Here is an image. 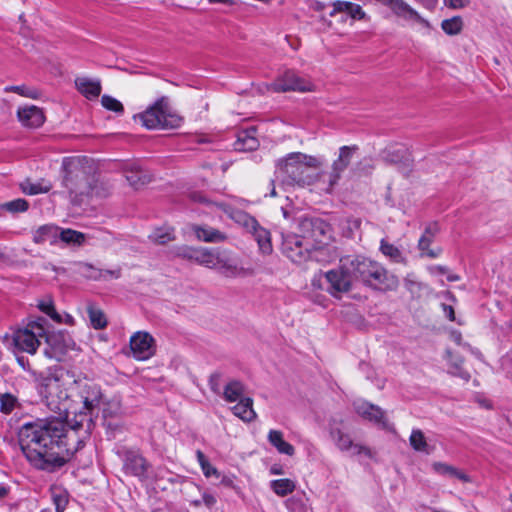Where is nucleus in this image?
I'll return each mask as SVG.
<instances>
[{
	"instance_id": "bb28decb",
	"label": "nucleus",
	"mask_w": 512,
	"mask_h": 512,
	"mask_svg": "<svg viewBox=\"0 0 512 512\" xmlns=\"http://www.w3.org/2000/svg\"><path fill=\"white\" fill-rule=\"evenodd\" d=\"M259 146V141L256 138V129L251 128L249 130L241 131L238 134L237 142L235 143V149L241 151H253Z\"/></svg>"
},
{
	"instance_id": "b1692460",
	"label": "nucleus",
	"mask_w": 512,
	"mask_h": 512,
	"mask_svg": "<svg viewBox=\"0 0 512 512\" xmlns=\"http://www.w3.org/2000/svg\"><path fill=\"white\" fill-rule=\"evenodd\" d=\"M77 90L87 99H95L101 93V83L88 77H77L75 79Z\"/></svg>"
},
{
	"instance_id": "0eeeda50",
	"label": "nucleus",
	"mask_w": 512,
	"mask_h": 512,
	"mask_svg": "<svg viewBox=\"0 0 512 512\" xmlns=\"http://www.w3.org/2000/svg\"><path fill=\"white\" fill-rule=\"evenodd\" d=\"M45 322L44 318H39L15 330L12 334L14 347L21 352L35 354L41 340L45 337Z\"/></svg>"
},
{
	"instance_id": "cd10ccee",
	"label": "nucleus",
	"mask_w": 512,
	"mask_h": 512,
	"mask_svg": "<svg viewBox=\"0 0 512 512\" xmlns=\"http://www.w3.org/2000/svg\"><path fill=\"white\" fill-rule=\"evenodd\" d=\"M233 414L243 421L250 422L256 418L253 410V400L250 397L240 399L238 403L232 407Z\"/></svg>"
},
{
	"instance_id": "680f3d73",
	"label": "nucleus",
	"mask_w": 512,
	"mask_h": 512,
	"mask_svg": "<svg viewBox=\"0 0 512 512\" xmlns=\"http://www.w3.org/2000/svg\"><path fill=\"white\" fill-rule=\"evenodd\" d=\"M196 456L201 468H203L209 462L204 453L200 450L196 452Z\"/></svg>"
},
{
	"instance_id": "69168bd1",
	"label": "nucleus",
	"mask_w": 512,
	"mask_h": 512,
	"mask_svg": "<svg viewBox=\"0 0 512 512\" xmlns=\"http://www.w3.org/2000/svg\"><path fill=\"white\" fill-rule=\"evenodd\" d=\"M410 276L411 275H408L405 278V286L407 287V289L412 290L414 286H418V283L416 281L410 279Z\"/></svg>"
},
{
	"instance_id": "e433bc0d",
	"label": "nucleus",
	"mask_w": 512,
	"mask_h": 512,
	"mask_svg": "<svg viewBox=\"0 0 512 512\" xmlns=\"http://www.w3.org/2000/svg\"><path fill=\"white\" fill-rule=\"evenodd\" d=\"M37 307L55 322L62 323L64 321L62 316L55 310L53 300L50 296L39 300Z\"/></svg>"
},
{
	"instance_id": "de8ad7c7",
	"label": "nucleus",
	"mask_w": 512,
	"mask_h": 512,
	"mask_svg": "<svg viewBox=\"0 0 512 512\" xmlns=\"http://www.w3.org/2000/svg\"><path fill=\"white\" fill-rule=\"evenodd\" d=\"M28 206V202L25 199L19 198L5 203L3 205V208L9 212L17 213L26 211L28 209Z\"/></svg>"
},
{
	"instance_id": "6e6552de",
	"label": "nucleus",
	"mask_w": 512,
	"mask_h": 512,
	"mask_svg": "<svg viewBox=\"0 0 512 512\" xmlns=\"http://www.w3.org/2000/svg\"><path fill=\"white\" fill-rule=\"evenodd\" d=\"M224 211L233 219L236 223L243 226L249 233H251L256 242L258 243L259 249L263 254H270L272 252V244L270 233L265 228L261 227L257 220L241 210H235L231 207L223 205Z\"/></svg>"
},
{
	"instance_id": "f257e3e1",
	"label": "nucleus",
	"mask_w": 512,
	"mask_h": 512,
	"mask_svg": "<svg viewBox=\"0 0 512 512\" xmlns=\"http://www.w3.org/2000/svg\"><path fill=\"white\" fill-rule=\"evenodd\" d=\"M26 459L35 468L55 471L83 446L74 434H67L65 424L56 417L25 423L18 433Z\"/></svg>"
},
{
	"instance_id": "c85d7f7f",
	"label": "nucleus",
	"mask_w": 512,
	"mask_h": 512,
	"mask_svg": "<svg viewBox=\"0 0 512 512\" xmlns=\"http://www.w3.org/2000/svg\"><path fill=\"white\" fill-rule=\"evenodd\" d=\"M268 441L281 454L293 456L295 453L294 447L284 440L283 433L279 430H270L268 433Z\"/></svg>"
},
{
	"instance_id": "13d9d810",
	"label": "nucleus",
	"mask_w": 512,
	"mask_h": 512,
	"mask_svg": "<svg viewBox=\"0 0 512 512\" xmlns=\"http://www.w3.org/2000/svg\"><path fill=\"white\" fill-rule=\"evenodd\" d=\"M445 3L453 9H460L469 4V0H445Z\"/></svg>"
},
{
	"instance_id": "09e8293b",
	"label": "nucleus",
	"mask_w": 512,
	"mask_h": 512,
	"mask_svg": "<svg viewBox=\"0 0 512 512\" xmlns=\"http://www.w3.org/2000/svg\"><path fill=\"white\" fill-rule=\"evenodd\" d=\"M5 91L6 92H15L19 95H22V96H25V97H29V98H37L38 96V93L36 90L34 89H30L29 87L25 86V85H20V86H9V87H6L5 88Z\"/></svg>"
},
{
	"instance_id": "052dcab7",
	"label": "nucleus",
	"mask_w": 512,
	"mask_h": 512,
	"mask_svg": "<svg viewBox=\"0 0 512 512\" xmlns=\"http://www.w3.org/2000/svg\"><path fill=\"white\" fill-rule=\"evenodd\" d=\"M451 477L457 478L463 482H469L470 478L465 473L459 471L457 468H455V473H452Z\"/></svg>"
},
{
	"instance_id": "dca6fc26",
	"label": "nucleus",
	"mask_w": 512,
	"mask_h": 512,
	"mask_svg": "<svg viewBox=\"0 0 512 512\" xmlns=\"http://www.w3.org/2000/svg\"><path fill=\"white\" fill-rule=\"evenodd\" d=\"M312 84L299 77L296 73L292 71H287L284 75L278 79L275 83L272 84V89L275 92H285V91H311Z\"/></svg>"
},
{
	"instance_id": "79ce46f5",
	"label": "nucleus",
	"mask_w": 512,
	"mask_h": 512,
	"mask_svg": "<svg viewBox=\"0 0 512 512\" xmlns=\"http://www.w3.org/2000/svg\"><path fill=\"white\" fill-rule=\"evenodd\" d=\"M77 270L82 276L91 280H99L103 276L102 270L97 269L88 263H78Z\"/></svg>"
},
{
	"instance_id": "5fc2aeb1",
	"label": "nucleus",
	"mask_w": 512,
	"mask_h": 512,
	"mask_svg": "<svg viewBox=\"0 0 512 512\" xmlns=\"http://www.w3.org/2000/svg\"><path fill=\"white\" fill-rule=\"evenodd\" d=\"M220 380H221V374L218 372L211 374L209 377L210 389L216 394H219L221 391Z\"/></svg>"
},
{
	"instance_id": "f704fd0d",
	"label": "nucleus",
	"mask_w": 512,
	"mask_h": 512,
	"mask_svg": "<svg viewBox=\"0 0 512 512\" xmlns=\"http://www.w3.org/2000/svg\"><path fill=\"white\" fill-rule=\"evenodd\" d=\"M270 487L275 494L280 497H284L291 494L295 490L296 485L294 481L284 478L271 481Z\"/></svg>"
},
{
	"instance_id": "58836bf2",
	"label": "nucleus",
	"mask_w": 512,
	"mask_h": 512,
	"mask_svg": "<svg viewBox=\"0 0 512 512\" xmlns=\"http://www.w3.org/2000/svg\"><path fill=\"white\" fill-rule=\"evenodd\" d=\"M52 501L55 505L56 512H64L68 504V494L65 490L55 488L52 489Z\"/></svg>"
},
{
	"instance_id": "8fccbe9b",
	"label": "nucleus",
	"mask_w": 512,
	"mask_h": 512,
	"mask_svg": "<svg viewBox=\"0 0 512 512\" xmlns=\"http://www.w3.org/2000/svg\"><path fill=\"white\" fill-rule=\"evenodd\" d=\"M73 181V177H72V173H68L67 176L64 178V185L65 187L70 191V193H79V194H84L86 193V190L85 188L81 187V185L79 184H73L72 183Z\"/></svg>"
},
{
	"instance_id": "20e7f679",
	"label": "nucleus",
	"mask_w": 512,
	"mask_h": 512,
	"mask_svg": "<svg viewBox=\"0 0 512 512\" xmlns=\"http://www.w3.org/2000/svg\"><path fill=\"white\" fill-rule=\"evenodd\" d=\"M344 268L351 271L353 279L374 288L392 289L397 285L396 278L382 264L364 256H345Z\"/></svg>"
},
{
	"instance_id": "864d4df0",
	"label": "nucleus",
	"mask_w": 512,
	"mask_h": 512,
	"mask_svg": "<svg viewBox=\"0 0 512 512\" xmlns=\"http://www.w3.org/2000/svg\"><path fill=\"white\" fill-rule=\"evenodd\" d=\"M196 250L197 248L184 245L177 248L176 255L188 260H192Z\"/></svg>"
},
{
	"instance_id": "a19ab883",
	"label": "nucleus",
	"mask_w": 512,
	"mask_h": 512,
	"mask_svg": "<svg viewBox=\"0 0 512 512\" xmlns=\"http://www.w3.org/2000/svg\"><path fill=\"white\" fill-rule=\"evenodd\" d=\"M88 315H89L91 325L95 329H102V328L106 327L107 320H106L104 313L100 309H97L95 307H89Z\"/></svg>"
},
{
	"instance_id": "412c9836",
	"label": "nucleus",
	"mask_w": 512,
	"mask_h": 512,
	"mask_svg": "<svg viewBox=\"0 0 512 512\" xmlns=\"http://www.w3.org/2000/svg\"><path fill=\"white\" fill-rule=\"evenodd\" d=\"M123 468L127 474L142 479L146 477L148 464L141 455L129 451L125 454Z\"/></svg>"
},
{
	"instance_id": "603ef678",
	"label": "nucleus",
	"mask_w": 512,
	"mask_h": 512,
	"mask_svg": "<svg viewBox=\"0 0 512 512\" xmlns=\"http://www.w3.org/2000/svg\"><path fill=\"white\" fill-rule=\"evenodd\" d=\"M351 3L352 2H348V1L333 2V4H332L333 10L330 12V16L333 17L337 13H344V12L348 14L349 8L351 7Z\"/></svg>"
},
{
	"instance_id": "f8f14e48",
	"label": "nucleus",
	"mask_w": 512,
	"mask_h": 512,
	"mask_svg": "<svg viewBox=\"0 0 512 512\" xmlns=\"http://www.w3.org/2000/svg\"><path fill=\"white\" fill-rule=\"evenodd\" d=\"M299 229L306 239H311L315 244L322 245L330 238V226L319 218L304 217L299 221Z\"/></svg>"
},
{
	"instance_id": "c9c22d12",
	"label": "nucleus",
	"mask_w": 512,
	"mask_h": 512,
	"mask_svg": "<svg viewBox=\"0 0 512 512\" xmlns=\"http://www.w3.org/2000/svg\"><path fill=\"white\" fill-rule=\"evenodd\" d=\"M51 188L52 185L45 180H41L37 183H32L31 181L26 180L23 183H21L22 191L28 195L47 193Z\"/></svg>"
},
{
	"instance_id": "39448f33",
	"label": "nucleus",
	"mask_w": 512,
	"mask_h": 512,
	"mask_svg": "<svg viewBox=\"0 0 512 512\" xmlns=\"http://www.w3.org/2000/svg\"><path fill=\"white\" fill-rule=\"evenodd\" d=\"M136 118L147 129H175L183 123V118L171 109L169 98L166 96L159 98Z\"/></svg>"
},
{
	"instance_id": "72a5a7b5",
	"label": "nucleus",
	"mask_w": 512,
	"mask_h": 512,
	"mask_svg": "<svg viewBox=\"0 0 512 512\" xmlns=\"http://www.w3.org/2000/svg\"><path fill=\"white\" fill-rule=\"evenodd\" d=\"M216 259L217 254H214L211 250L207 248H197L192 260L207 268L214 269Z\"/></svg>"
},
{
	"instance_id": "ddd939ff",
	"label": "nucleus",
	"mask_w": 512,
	"mask_h": 512,
	"mask_svg": "<svg viewBox=\"0 0 512 512\" xmlns=\"http://www.w3.org/2000/svg\"><path fill=\"white\" fill-rule=\"evenodd\" d=\"M324 277L329 284L327 290L333 296L348 292L354 280L351 271L344 268V257L340 259L339 268L327 271Z\"/></svg>"
},
{
	"instance_id": "5701e85b",
	"label": "nucleus",
	"mask_w": 512,
	"mask_h": 512,
	"mask_svg": "<svg viewBox=\"0 0 512 512\" xmlns=\"http://www.w3.org/2000/svg\"><path fill=\"white\" fill-rule=\"evenodd\" d=\"M387 6L399 17L406 20H415L425 27H429V22L422 18L417 11L409 6L404 0H389Z\"/></svg>"
},
{
	"instance_id": "a18cd8bd",
	"label": "nucleus",
	"mask_w": 512,
	"mask_h": 512,
	"mask_svg": "<svg viewBox=\"0 0 512 512\" xmlns=\"http://www.w3.org/2000/svg\"><path fill=\"white\" fill-rule=\"evenodd\" d=\"M101 103L104 108L116 113H122L124 110L122 103L109 95H103Z\"/></svg>"
},
{
	"instance_id": "4d7b16f0",
	"label": "nucleus",
	"mask_w": 512,
	"mask_h": 512,
	"mask_svg": "<svg viewBox=\"0 0 512 512\" xmlns=\"http://www.w3.org/2000/svg\"><path fill=\"white\" fill-rule=\"evenodd\" d=\"M202 471L206 477L215 476L217 478L220 477V473L218 470L212 466L209 462L202 468Z\"/></svg>"
},
{
	"instance_id": "4be33fe9",
	"label": "nucleus",
	"mask_w": 512,
	"mask_h": 512,
	"mask_svg": "<svg viewBox=\"0 0 512 512\" xmlns=\"http://www.w3.org/2000/svg\"><path fill=\"white\" fill-rule=\"evenodd\" d=\"M17 116L22 125L29 128L41 126L45 119L42 110L34 105L19 108Z\"/></svg>"
},
{
	"instance_id": "f3484780",
	"label": "nucleus",
	"mask_w": 512,
	"mask_h": 512,
	"mask_svg": "<svg viewBox=\"0 0 512 512\" xmlns=\"http://www.w3.org/2000/svg\"><path fill=\"white\" fill-rule=\"evenodd\" d=\"M154 339L147 332H136L130 339L133 356L138 360H146L154 354Z\"/></svg>"
},
{
	"instance_id": "423d86ee",
	"label": "nucleus",
	"mask_w": 512,
	"mask_h": 512,
	"mask_svg": "<svg viewBox=\"0 0 512 512\" xmlns=\"http://www.w3.org/2000/svg\"><path fill=\"white\" fill-rule=\"evenodd\" d=\"M63 389H67L69 400L78 398V403L90 414L99 408L103 399L101 387L86 377L73 379L70 375V382Z\"/></svg>"
},
{
	"instance_id": "a211bd4d",
	"label": "nucleus",
	"mask_w": 512,
	"mask_h": 512,
	"mask_svg": "<svg viewBox=\"0 0 512 512\" xmlns=\"http://www.w3.org/2000/svg\"><path fill=\"white\" fill-rule=\"evenodd\" d=\"M354 408L356 413L362 418L383 428L387 427L385 412L379 406L359 400L354 402Z\"/></svg>"
},
{
	"instance_id": "6e6d98bb",
	"label": "nucleus",
	"mask_w": 512,
	"mask_h": 512,
	"mask_svg": "<svg viewBox=\"0 0 512 512\" xmlns=\"http://www.w3.org/2000/svg\"><path fill=\"white\" fill-rule=\"evenodd\" d=\"M348 15L353 19H363L365 17V12L362 10L360 5L351 3Z\"/></svg>"
},
{
	"instance_id": "338daca9",
	"label": "nucleus",
	"mask_w": 512,
	"mask_h": 512,
	"mask_svg": "<svg viewBox=\"0 0 512 512\" xmlns=\"http://www.w3.org/2000/svg\"><path fill=\"white\" fill-rule=\"evenodd\" d=\"M203 500H204L205 504L208 506H212L216 502V499L212 495H204Z\"/></svg>"
},
{
	"instance_id": "2eb2a0df",
	"label": "nucleus",
	"mask_w": 512,
	"mask_h": 512,
	"mask_svg": "<svg viewBox=\"0 0 512 512\" xmlns=\"http://www.w3.org/2000/svg\"><path fill=\"white\" fill-rule=\"evenodd\" d=\"M43 339H45L48 345V348L44 350L45 356L58 361L67 353L72 342L71 338L63 333L48 335L45 332Z\"/></svg>"
},
{
	"instance_id": "49530a36",
	"label": "nucleus",
	"mask_w": 512,
	"mask_h": 512,
	"mask_svg": "<svg viewBox=\"0 0 512 512\" xmlns=\"http://www.w3.org/2000/svg\"><path fill=\"white\" fill-rule=\"evenodd\" d=\"M403 153L404 150L402 149H386L382 154V158L389 164H397L401 162Z\"/></svg>"
},
{
	"instance_id": "bf43d9fd",
	"label": "nucleus",
	"mask_w": 512,
	"mask_h": 512,
	"mask_svg": "<svg viewBox=\"0 0 512 512\" xmlns=\"http://www.w3.org/2000/svg\"><path fill=\"white\" fill-rule=\"evenodd\" d=\"M428 270L432 275H443L448 273V268L441 265L429 266Z\"/></svg>"
},
{
	"instance_id": "3c124183",
	"label": "nucleus",
	"mask_w": 512,
	"mask_h": 512,
	"mask_svg": "<svg viewBox=\"0 0 512 512\" xmlns=\"http://www.w3.org/2000/svg\"><path fill=\"white\" fill-rule=\"evenodd\" d=\"M433 470L440 475L450 476L455 473V467L442 462H434Z\"/></svg>"
},
{
	"instance_id": "9d476101",
	"label": "nucleus",
	"mask_w": 512,
	"mask_h": 512,
	"mask_svg": "<svg viewBox=\"0 0 512 512\" xmlns=\"http://www.w3.org/2000/svg\"><path fill=\"white\" fill-rule=\"evenodd\" d=\"M310 246L303 234H288L283 237L282 251L294 263L301 264L309 259Z\"/></svg>"
},
{
	"instance_id": "c756f323",
	"label": "nucleus",
	"mask_w": 512,
	"mask_h": 512,
	"mask_svg": "<svg viewBox=\"0 0 512 512\" xmlns=\"http://www.w3.org/2000/svg\"><path fill=\"white\" fill-rule=\"evenodd\" d=\"M410 446L417 452L425 453L427 455L434 451V447L431 446L420 429H413L409 437Z\"/></svg>"
},
{
	"instance_id": "e2e57ef3",
	"label": "nucleus",
	"mask_w": 512,
	"mask_h": 512,
	"mask_svg": "<svg viewBox=\"0 0 512 512\" xmlns=\"http://www.w3.org/2000/svg\"><path fill=\"white\" fill-rule=\"evenodd\" d=\"M444 311L446 313V316L449 318V320L454 321L455 320V312L452 306L444 305Z\"/></svg>"
},
{
	"instance_id": "ea45409f",
	"label": "nucleus",
	"mask_w": 512,
	"mask_h": 512,
	"mask_svg": "<svg viewBox=\"0 0 512 512\" xmlns=\"http://www.w3.org/2000/svg\"><path fill=\"white\" fill-rule=\"evenodd\" d=\"M149 238L156 244H166L174 239L173 229L171 228H158L153 231Z\"/></svg>"
},
{
	"instance_id": "37998d69",
	"label": "nucleus",
	"mask_w": 512,
	"mask_h": 512,
	"mask_svg": "<svg viewBox=\"0 0 512 512\" xmlns=\"http://www.w3.org/2000/svg\"><path fill=\"white\" fill-rule=\"evenodd\" d=\"M443 31L448 35H457L461 32L463 22L460 17L446 19L441 24Z\"/></svg>"
},
{
	"instance_id": "7ed1b4c3",
	"label": "nucleus",
	"mask_w": 512,
	"mask_h": 512,
	"mask_svg": "<svg viewBox=\"0 0 512 512\" xmlns=\"http://www.w3.org/2000/svg\"><path fill=\"white\" fill-rule=\"evenodd\" d=\"M321 166V161L311 155L293 152L279 159L276 165V177L284 184L311 186L319 184L322 175L311 171V168Z\"/></svg>"
},
{
	"instance_id": "f03ea898",
	"label": "nucleus",
	"mask_w": 512,
	"mask_h": 512,
	"mask_svg": "<svg viewBox=\"0 0 512 512\" xmlns=\"http://www.w3.org/2000/svg\"><path fill=\"white\" fill-rule=\"evenodd\" d=\"M32 374L47 407L58 415L56 419H60L65 427L69 426L74 431L84 429L85 434H89L92 414L84 409L77 411L73 405L77 400H69L67 389H63L70 382L69 372L61 366H52Z\"/></svg>"
},
{
	"instance_id": "1a4fd4ad",
	"label": "nucleus",
	"mask_w": 512,
	"mask_h": 512,
	"mask_svg": "<svg viewBox=\"0 0 512 512\" xmlns=\"http://www.w3.org/2000/svg\"><path fill=\"white\" fill-rule=\"evenodd\" d=\"M357 150V146H342L339 149V156L334 160L331 171L320 172L322 179L319 184H322L321 190L330 193L334 186L338 183L342 173L349 166L354 152Z\"/></svg>"
},
{
	"instance_id": "a878e982",
	"label": "nucleus",
	"mask_w": 512,
	"mask_h": 512,
	"mask_svg": "<svg viewBox=\"0 0 512 512\" xmlns=\"http://www.w3.org/2000/svg\"><path fill=\"white\" fill-rule=\"evenodd\" d=\"M59 227L55 225H43L39 227L33 235V241L36 244L50 243L55 244L58 240Z\"/></svg>"
},
{
	"instance_id": "0e129e2a",
	"label": "nucleus",
	"mask_w": 512,
	"mask_h": 512,
	"mask_svg": "<svg viewBox=\"0 0 512 512\" xmlns=\"http://www.w3.org/2000/svg\"><path fill=\"white\" fill-rule=\"evenodd\" d=\"M102 272H103L102 278H106L107 275H109L112 278H116V279L120 277V270H105Z\"/></svg>"
},
{
	"instance_id": "7c9ffc66",
	"label": "nucleus",
	"mask_w": 512,
	"mask_h": 512,
	"mask_svg": "<svg viewBox=\"0 0 512 512\" xmlns=\"http://www.w3.org/2000/svg\"><path fill=\"white\" fill-rule=\"evenodd\" d=\"M223 397L227 402H236L244 397V385L237 380H231L226 384Z\"/></svg>"
},
{
	"instance_id": "9b49d317",
	"label": "nucleus",
	"mask_w": 512,
	"mask_h": 512,
	"mask_svg": "<svg viewBox=\"0 0 512 512\" xmlns=\"http://www.w3.org/2000/svg\"><path fill=\"white\" fill-rule=\"evenodd\" d=\"M329 433L340 451L350 452L352 455H364L367 458L373 457V452L368 446L354 443L349 434L345 433L339 426L331 424Z\"/></svg>"
},
{
	"instance_id": "aec40b11",
	"label": "nucleus",
	"mask_w": 512,
	"mask_h": 512,
	"mask_svg": "<svg viewBox=\"0 0 512 512\" xmlns=\"http://www.w3.org/2000/svg\"><path fill=\"white\" fill-rule=\"evenodd\" d=\"M123 172L128 183L138 189L151 181V175L137 162H127L123 166Z\"/></svg>"
},
{
	"instance_id": "c03bdc74",
	"label": "nucleus",
	"mask_w": 512,
	"mask_h": 512,
	"mask_svg": "<svg viewBox=\"0 0 512 512\" xmlns=\"http://www.w3.org/2000/svg\"><path fill=\"white\" fill-rule=\"evenodd\" d=\"M18 403L16 396L10 393H4L0 395V410L5 414H9L13 411Z\"/></svg>"
},
{
	"instance_id": "2f4dec72",
	"label": "nucleus",
	"mask_w": 512,
	"mask_h": 512,
	"mask_svg": "<svg viewBox=\"0 0 512 512\" xmlns=\"http://www.w3.org/2000/svg\"><path fill=\"white\" fill-rule=\"evenodd\" d=\"M380 251L392 262L403 264L406 263V258L403 255L402 251L398 247L385 241L384 239L381 240L380 242Z\"/></svg>"
},
{
	"instance_id": "6ab92c4d",
	"label": "nucleus",
	"mask_w": 512,
	"mask_h": 512,
	"mask_svg": "<svg viewBox=\"0 0 512 512\" xmlns=\"http://www.w3.org/2000/svg\"><path fill=\"white\" fill-rule=\"evenodd\" d=\"M438 230L439 229L437 224H431L425 228L424 233L418 241V249L420 250L421 257L435 259L442 254L443 250L440 246L430 248L436 234L438 233Z\"/></svg>"
},
{
	"instance_id": "4468645a",
	"label": "nucleus",
	"mask_w": 512,
	"mask_h": 512,
	"mask_svg": "<svg viewBox=\"0 0 512 512\" xmlns=\"http://www.w3.org/2000/svg\"><path fill=\"white\" fill-rule=\"evenodd\" d=\"M214 269L228 278L248 277L254 274L252 268L242 266L236 257L225 253L217 254Z\"/></svg>"
},
{
	"instance_id": "473e14b6",
	"label": "nucleus",
	"mask_w": 512,
	"mask_h": 512,
	"mask_svg": "<svg viewBox=\"0 0 512 512\" xmlns=\"http://www.w3.org/2000/svg\"><path fill=\"white\" fill-rule=\"evenodd\" d=\"M449 356V373L453 376L460 377L464 381L470 380V374L468 371L463 369L464 359L461 356H453L448 353Z\"/></svg>"
},
{
	"instance_id": "393cba45",
	"label": "nucleus",
	"mask_w": 512,
	"mask_h": 512,
	"mask_svg": "<svg viewBox=\"0 0 512 512\" xmlns=\"http://www.w3.org/2000/svg\"><path fill=\"white\" fill-rule=\"evenodd\" d=\"M191 229L199 241L218 243L226 239L222 232L209 226L193 225Z\"/></svg>"
},
{
	"instance_id": "774afa93",
	"label": "nucleus",
	"mask_w": 512,
	"mask_h": 512,
	"mask_svg": "<svg viewBox=\"0 0 512 512\" xmlns=\"http://www.w3.org/2000/svg\"><path fill=\"white\" fill-rule=\"evenodd\" d=\"M447 280L450 282H455L460 280V276L453 273H447Z\"/></svg>"
},
{
	"instance_id": "4c0bfd02",
	"label": "nucleus",
	"mask_w": 512,
	"mask_h": 512,
	"mask_svg": "<svg viewBox=\"0 0 512 512\" xmlns=\"http://www.w3.org/2000/svg\"><path fill=\"white\" fill-rule=\"evenodd\" d=\"M58 238L67 244L82 245L85 241V234L72 229H59Z\"/></svg>"
}]
</instances>
